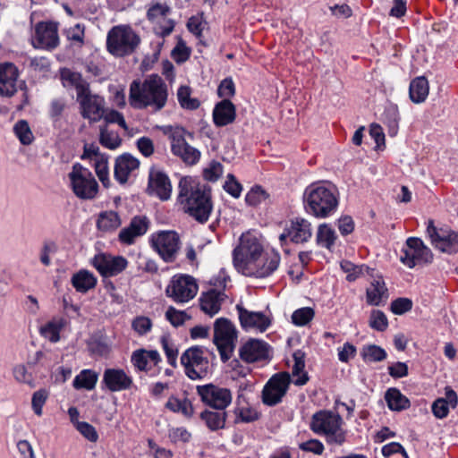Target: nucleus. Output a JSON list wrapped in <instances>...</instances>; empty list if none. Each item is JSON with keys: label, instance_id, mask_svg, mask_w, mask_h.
Masks as SVG:
<instances>
[{"label": "nucleus", "instance_id": "obj_1", "mask_svg": "<svg viewBox=\"0 0 458 458\" xmlns=\"http://www.w3.org/2000/svg\"><path fill=\"white\" fill-rule=\"evenodd\" d=\"M178 199L185 213L199 223L208 221L212 211L210 188L182 178L179 182Z\"/></svg>", "mask_w": 458, "mask_h": 458}, {"label": "nucleus", "instance_id": "obj_2", "mask_svg": "<svg viewBox=\"0 0 458 458\" xmlns=\"http://www.w3.org/2000/svg\"><path fill=\"white\" fill-rule=\"evenodd\" d=\"M167 96L166 84L157 74L148 76L142 84L134 81L130 87V102L135 108L152 106L159 111L165 106Z\"/></svg>", "mask_w": 458, "mask_h": 458}, {"label": "nucleus", "instance_id": "obj_3", "mask_svg": "<svg viewBox=\"0 0 458 458\" xmlns=\"http://www.w3.org/2000/svg\"><path fill=\"white\" fill-rule=\"evenodd\" d=\"M303 199L306 210L319 218L328 216L338 205L333 191L322 185L308 187L304 191Z\"/></svg>", "mask_w": 458, "mask_h": 458}, {"label": "nucleus", "instance_id": "obj_4", "mask_svg": "<svg viewBox=\"0 0 458 458\" xmlns=\"http://www.w3.org/2000/svg\"><path fill=\"white\" fill-rule=\"evenodd\" d=\"M342 422L339 414L320 411L312 416L310 428L317 434L325 435L327 443L341 445L345 441V431L341 427Z\"/></svg>", "mask_w": 458, "mask_h": 458}, {"label": "nucleus", "instance_id": "obj_5", "mask_svg": "<svg viewBox=\"0 0 458 458\" xmlns=\"http://www.w3.org/2000/svg\"><path fill=\"white\" fill-rule=\"evenodd\" d=\"M262 254L263 247L258 238L250 233H244L233 250L234 266L238 271L246 275Z\"/></svg>", "mask_w": 458, "mask_h": 458}, {"label": "nucleus", "instance_id": "obj_6", "mask_svg": "<svg viewBox=\"0 0 458 458\" xmlns=\"http://www.w3.org/2000/svg\"><path fill=\"white\" fill-rule=\"evenodd\" d=\"M140 42V37L127 26L114 27L107 35V50L115 56L131 54Z\"/></svg>", "mask_w": 458, "mask_h": 458}, {"label": "nucleus", "instance_id": "obj_7", "mask_svg": "<svg viewBox=\"0 0 458 458\" xmlns=\"http://www.w3.org/2000/svg\"><path fill=\"white\" fill-rule=\"evenodd\" d=\"M236 341L237 330L233 323L225 318H217L214 324L213 342L224 362L231 358Z\"/></svg>", "mask_w": 458, "mask_h": 458}, {"label": "nucleus", "instance_id": "obj_8", "mask_svg": "<svg viewBox=\"0 0 458 458\" xmlns=\"http://www.w3.org/2000/svg\"><path fill=\"white\" fill-rule=\"evenodd\" d=\"M69 179L74 194L81 199H93L98 192V184L92 173L80 164L72 166Z\"/></svg>", "mask_w": 458, "mask_h": 458}, {"label": "nucleus", "instance_id": "obj_9", "mask_svg": "<svg viewBox=\"0 0 458 458\" xmlns=\"http://www.w3.org/2000/svg\"><path fill=\"white\" fill-rule=\"evenodd\" d=\"M427 233L431 243L441 252L454 254L458 252V233L448 228H437L432 220L428 221Z\"/></svg>", "mask_w": 458, "mask_h": 458}, {"label": "nucleus", "instance_id": "obj_10", "mask_svg": "<svg viewBox=\"0 0 458 458\" xmlns=\"http://www.w3.org/2000/svg\"><path fill=\"white\" fill-rule=\"evenodd\" d=\"M76 100L80 105V113L91 123L100 121L105 114V99L97 94H92L90 88L77 94Z\"/></svg>", "mask_w": 458, "mask_h": 458}, {"label": "nucleus", "instance_id": "obj_11", "mask_svg": "<svg viewBox=\"0 0 458 458\" xmlns=\"http://www.w3.org/2000/svg\"><path fill=\"white\" fill-rule=\"evenodd\" d=\"M290 382L288 372H279L272 376L263 388L262 402L268 406L279 403L285 395Z\"/></svg>", "mask_w": 458, "mask_h": 458}, {"label": "nucleus", "instance_id": "obj_12", "mask_svg": "<svg viewBox=\"0 0 458 458\" xmlns=\"http://www.w3.org/2000/svg\"><path fill=\"white\" fill-rule=\"evenodd\" d=\"M167 296L176 302H187L193 299L198 292L195 279L190 276H175L172 278L166 290Z\"/></svg>", "mask_w": 458, "mask_h": 458}, {"label": "nucleus", "instance_id": "obj_13", "mask_svg": "<svg viewBox=\"0 0 458 458\" xmlns=\"http://www.w3.org/2000/svg\"><path fill=\"white\" fill-rule=\"evenodd\" d=\"M407 248L403 250V255L400 260L409 268H413L417 264L429 263L433 259L431 250L424 245L420 238L410 237L406 241Z\"/></svg>", "mask_w": 458, "mask_h": 458}, {"label": "nucleus", "instance_id": "obj_14", "mask_svg": "<svg viewBox=\"0 0 458 458\" xmlns=\"http://www.w3.org/2000/svg\"><path fill=\"white\" fill-rule=\"evenodd\" d=\"M197 392L206 404L216 410H225L232 402V393L228 388L213 384L199 386Z\"/></svg>", "mask_w": 458, "mask_h": 458}, {"label": "nucleus", "instance_id": "obj_15", "mask_svg": "<svg viewBox=\"0 0 458 458\" xmlns=\"http://www.w3.org/2000/svg\"><path fill=\"white\" fill-rule=\"evenodd\" d=\"M181 363L184 366L187 376L191 379L201 378L207 372L208 360L203 357L200 347H191L185 351L181 357Z\"/></svg>", "mask_w": 458, "mask_h": 458}, {"label": "nucleus", "instance_id": "obj_16", "mask_svg": "<svg viewBox=\"0 0 458 458\" xmlns=\"http://www.w3.org/2000/svg\"><path fill=\"white\" fill-rule=\"evenodd\" d=\"M152 245L165 262H172L180 249V238L174 231H162L153 237Z\"/></svg>", "mask_w": 458, "mask_h": 458}, {"label": "nucleus", "instance_id": "obj_17", "mask_svg": "<svg viewBox=\"0 0 458 458\" xmlns=\"http://www.w3.org/2000/svg\"><path fill=\"white\" fill-rule=\"evenodd\" d=\"M185 133L186 131L182 128H177L173 131L171 134L172 151L186 164L194 165L199 161L200 152L186 141L184 138Z\"/></svg>", "mask_w": 458, "mask_h": 458}, {"label": "nucleus", "instance_id": "obj_18", "mask_svg": "<svg viewBox=\"0 0 458 458\" xmlns=\"http://www.w3.org/2000/svg\"><path fill=\"white\" fill-rule=\"evenodd\" d=\"M92 264L102 276L111 277L122 273L127 267L128 261L122 256L101 253L94 257Z\"/></svg>", "mask_w": 458, "mask_h": 458}, {"label": "nucleus", "instance_id": "obj_19", "mask_svg": "<svg viewBox=\"0 0 458 458\" xmlns=\"http://www.w3.org/2000/svg\"><path fill=\"white\" fill-rule=\"evenodd\" d=\"M57 26L52 22H39L35 29L34 47L53 49L58 45Z\"/></svg>", "mask_w": 458, "mask_h": 458}, {"label": "nucleus", "instance_id": "obj_20", "mask_svg": "<svg viewBox=\"0 0 458 458\" xmlns=\"http://www.w3.org/2000/svg\"><path fill=\"white\" fill-rule=\"evenodd\" d=\"M148 191L149 194H156L161 200L169 199L172 185L167 175L152 168L149 171Z\"/></svg>", "mask_w": 458, "mask_h": 458}, {"label": "nucleus", "instance_id": "obj_21", "mask_svg": "<svg viewBox=\"0 0 458 458\" xmlns=\"http://www.w3.org/2000/svg\"><path fill=\"white\" fill-rule=\"evenodd\" d=\"M149 226V220L145 216H136L128 226L123 228L118 235L122 243L131 245L137 237L145 234Z\"/></svg>", "mask_w": 458, "mask_h": 458}, {"label": "nucleus", "instance_id": "obj_22", "mask_svg": "<svg viewBox=\"0 0 458 458\" xmlns=\"http://www.w3.org/2000/svg\"><path fill=\"white\" fill-rule=\"evenodd\" d=\"M18 69L12 63L0 64V95L11 98L17 91Z\"/></svg>", "mask_w": 458, "mask_h": 458}, {"label": "nucleus", "instance_id": "obj_23", "mask_svg": "<svg viewBox=\"0 0 458 458\" xmlns=\"http://www.w3.org/2000/svg\"><path fill=\"white\" fill-rule=\"evenodd\" d=\"M268 356V345L258 339H249L240 348V357L242 360L252 363L267 359Z\"/></svg>", "mask_w": 458, "mask_h": 458}, {"label": "nucleus", "instance_id": "obj_24", "mask_svg": "<svg viewBox=\"0 0 458 458\" xmlns=\"http://www.w3.org/2000/svg\"><path fill=\"white\" fill-rule=\"evenodd\" d=\"M371 281L366 290L367 303L372 306H380L385 303L388 297V289L386 286L383 277L373 272V276H369Z\"/></svg>", "mask_w": 458, "mask_h": 458}, {"label": "nucleus", "instance_id": "obj_25", "mask_svg": "<svg viewBox=\"0 0 458 458\" xmlns=\"http://www.w3.org/2000/svg\"><path fill=\"white\" fill-rule=\"evenodd\" d=\"M103 383L112 392L130 389L132 379L124 370L119 369H106L103 374Z\"/></svg>", "mask_w": 458, "mask_h": 458}, {"label": "nucleus", "instance_id": "obj_26", "mask_svg": "<svg viewBox=\"0 0 458 458\" xmlns=\"http://www.w3.org/2000/svg\"><path fill=\"white\" fill-rule=\"evenodd\" d=\"M236 310L239 313L241 325L243 328H257L264 332L270 325L269 318L262 312L250 311L238 304Z\"/></svg>", "mask_w": 458, "mask_h": 458}, {"label": "nucleus", "instance_id": "obj_27", "mask_svg": "<svg viewBox=\"0 0 458 458\" xmlns=\"http://www.w3.org/2000/svg\"><path fill=\"white\" fill-rule=\"evenodd\" d=\"M280 256L278 253L262 254L245 276L266 277L270 276L279 266Z\"/></svg>", "mask_w": 458, "mask_h": 458}, {"label": "nucleus", "instance_id": "obj_28", "mask_svg": "<svg viewBox=\"0 0 458 458\" xmlns=\"http://www.w3.org/2000/svg\"><path fill=\"white\" fill-rule=\"evenodd\" d=\"M140 165V161L131 154H123L115 160L114 178L121 183L127 182L129 175Z\"/></svg>", "mask_w": 458, "mask_h": 458}, {"label": "nucleus", "instance_id": "obj_29", "mask_svg": "<svg viewBox=\"0 0 458 458\" xmlns=\"http://www.w3.org/2000/svg\"><path fill=\"white\" fill-rule=\"evenodd\" d=\"M235 119V106L229 99L217 103L213 110V120L216 126L232 123Z\"/></svg>", "mask_w": 458, "mask_h": 458}, {"label": "nucleus", "instance_id": "obj_30", "mask_svg": "<svg viewBox=\"0 0 458 458\" xmlns=\"http://www.w3.org/2000/svg\"><path fill=\"white\" fill-rule=\"evenodd\" d=\"M289 234L293 242L304 243L312 236L311 224L304 218L297 217L291 222Z\"/></svg>", "mask_w": 458, "mask_h": 458}, {"label": "nucleus", "instance_id": "obj_31", "mask_svg": "<svg viewBox=\"0 0 458 458\" xmlns=\"http://www.w3.org/2000/svg\"><path fill=\"white\" fill-rule=\"evenodd\" d=\"M224 294L212 289L202 294L200 298V308L201 310L209 316H214L221 309V302L223 301Z\"/></svg>", "mask_w": 458, "mask_h": 458}, {"label": "nucleus", "instance_id": "obj_32", "mask_svg": "<svg viewBox=\"0 0 458 458\" xmlns=\"http://www.w3.org/2000/svg\"><path fill=\"white\" fill-rule=\"evenodd\" d=\"M71 283L79 293H87L97 284V278L88 270H80L72 277Z\"/></svg>", "mask_w": 458, "mask_h": 458}, {"label": "nucleus", "instance_id": "obj_33", "mask_svg": "<svg viewBox=\"0 0 458 458\" xmlns=\"http://www.w3.org/2000/svg\"><path fill=\"white\" fill-rule=\"evenodd\" d=\"M226 416L225 410L215 411L206 410L200 413V418L205 421L207 427L213 431L225 428Z\"/></svg>", "mask_w": 458, "mask_h": 458}, {"label": "nucleus", "instance_id": "obj_34", "mask_svg": "<svg viewBox=\"0 0 458 458\" xmlns=\"http://www.w3.org/2000/svg\"><path fill=\"white\" fill-rule=\"evenodd\" d=\"M428 82L425 77H418L410 84V98L414 103L425 101L428 95Z\"/></svg>", "mask_w": 458, "mask_h": 458}, {"label": "nucleus", "instance_id": "obj_35", "mask_svg": "<svg viewBox=\"0 0 458 458\" xmlns=\"http://www.w3.org/2000/svg\"><path fill=\"white\" fill-rule=\"evenodd\" d=\"M388 408L392 411H402L410 407L409 399L397 388H389L385 395Z\"/></svg>", "mask_w": 458, "mask_h": 458}, {"label": "nucleus", "instance_id": "obj_36", "mask_svg": "<svg viewBox=\"0 0 458 458\" xmlns=\"http://www.w3.org/2000/svg\"><path fill=\"white\" fill-rule=\"evenodd\" d=\"M122 222L119 215L114 211H104L98 215L97 226L102 232H111L117 229Z\"/></svg>", "mask_w": 458, "mask_h": 458}, {"label": "nucleus", "instance_id": "obj_37", "mask_svg": "<svg viewBox=\"0 0 458 458\" xmlns=\"http://www.w3.org/2000/svg\"><path fill=\"white\" fill-rule=\"evenodd\" d=\"M304 357L305 354L301 350L293 353L294 364L293 367V376L296 377L293 380V384L296 386H303L309 380L308 374L303 371L305 368Z\"/></svg>", "mask_w": 458, "mask_h": 458}, {"label": "nucleus", "instance_id": "obj_38", "mask_svg": "<svg viewBox=\"0 0 458 458\" xmlns=\"http://www.w3.org/2000/svg\"><path fill=\"white\" fill-rule=\"evenodd\" d=\"M98 379V374L91 369H83L73 380L72 386L75 389L92 390L95 388Z\"/></svg>", "mask_w": 458, "mask_h": 458}, {"label": "nucleus", "instance_id": "obj_39", "mask_svg": "<svg viewBox=\"0 0 458 458\" xmlns=\"http://www.w3.org/2000/svg\"><path fill=\"white\" fill-rule=\"evenodd\" d=\"M341 267L344 270V272L347 274L346 279L349 282H352L356 280L359 276L364 275L373 276V272H375L374 268H371L364 265L357 266L347 260H344L341 262Z\"/></svg>", "mask_w": 458, "mask_h": 458}, {"label": "nucleus", "instance_id": "obj_40", "mask_svg": "<svg viewBox=\"0 0 458 458\" xmlns=\"http://www.w3.org/2000/svg\"><path fill=\"white\" fill-rule=\"evenodd\" d=\"M336 239L335 230L330 227L327 224H322L318 226L317 232V242L328 250L334 245Z\"/></svg>", "mask_w": 458, "mask_h": 458}, {"label": "nucleus", "instance_id": "obj_41", "mask_svg": "<svg viewBox=\"0 0 458 458\" xmlns=\"http://www.w3.org/2000/svg\"><path fill=\"white\" fill-rule=\"evenodd\" d=\"M360 356L366 362H378L386 358V352L378 345L369 344L362 348Z\"/></svg>", "mask_w": 458, "mask_h": 458}, {"label": "nucleus", "instance_id": "obj_42", "mask_svg": "<svg viewBox=\"0 0 458 458\" xmlns=\"http://www.w3.org/2000/svg\"><path fill=\"white\" fill-rule=\"evenodd\" d=\"M191 89L188 86H181L177 91V98L182 108L189 110L197 109L200 103L199 101L191 97Z\"/></svg>", "mask_w": 458, "mask_h": 458}, {"label": "nucleus", "instance_id": "obj_43", "mask_svg": "<svg viewBox=\"0 0 458 458\" xmlns=\"http://www.w3.org/2000/svg\"><path fill=\"white\" fill-rule=\"evenodd\" d=\"M165 407L174 412H182L186 417H191L193 413L191 403L188 399L170 397Z\"/></svg>", "mask_w": 458, "mask_h": 458}, {"label": "nucleus", "instance_id": "obj_44", "mask_svg": "<svg viewBox=\"0 0 458 458\" xmlns=\"http://www.w3.org/2000/svg\"><path fill=\"white\" fill-rule=\"evenodd\" d=\"M13 131L23 145H30L34 140L30 125L25 120L18 121L13 127Z\"/></svg>", "mask_w": 458, "mask_h": 458}, {"label": "nucleus", "instance_id": "obj_45", "mask_svg": "<svg viewBox=\"0 0 458 458\" xmlns=\"http://www.w3.org/2000/svg\"><path fill=\"white\" fill-rule=\"evenodd\" d=\"M99 142L107 148L115 149L121 145L122 140L117 132L100 127Z\"/></svg>", "mask_w": 458, "mask_h": 458}, {"label": "nucleus", "instance_id": "obj_46", "mask_svg": "<svg viewBox=\"0 0 458 458\" xmlns=\"http://www.w3.org/2000/svg\"><path fill=\"white\" fill-rule=\"evenodd\" d=\"M62 76L75 88L76 95L81 94L89 88V84L82 79L80 73L64 71L63 72Z\"/></svg>", "mask_w": 458, "mask_h": 458}, {"label": "nucleus", "instance_id": "obj_47", "mask_svg": "<svg viewBox=\"0 0 458 458\" xmlns=\"http://www.w3.org/2000/svg\"><path fill=\"white\" fill-rule=\"evenodd\" d=\"M369 325L371 328L383 332L388 327V320L385 313L378 310L370 312Z\"/></svg>", "mask_w": 458, "mask_h": 458}, {"label": "nucleus", "instance_id": "obj_48", "mask_svg": "<svg viewBox=\"0 0 458 458\" xmlns=\"http://www.w3.org/2000/svg\"><path fill=\"white\" fill-rule=\"evenodd\" d=\"M94 161L95 171L99 181L103 183L105 187H107L110 182L108 178L107 157H99L98 159H94Z\"/></svg>", "mask_w": 458, "mask_h": 458}, {"label": "nucleus", "instance_id": "obj_49", "mask_svg": "<svg viewBox=\"0 0 458 458\" xmlns=\"http://www.w3.org/2000/svg\"><path fill=\"white\" fill-rule=\"evenodd\" d=\"M268 193L260 186H255L246 195V202L251 206H257L265 202Z\"/></svg>", "mask_w": 458, "mask_h": 458}, {"label": "nucleus", "instance_id": "obj_50", "mask_svg": "<svg viewBox=\"0 0 458 458\" xmlns=\"http://www.w3.org/2000/svg\"><path fill=\"white\" fill-rule=\"evenodd\" d=\"M315 312L311 308H301L293 313L292 321L297 326H305L313 318Z\"/></svg>", "mask_w": 458, "mask_h": 458}, {"label": "nucleus", "instance_id": "obj_51", "mask_svg": "<svg viewBox=\"0 0 458 458\" xmlns=\"http://www.w3.org/2000/svg\"><path fill=\"white\" fill-rule=\"evenodd\" d=\"M412 308V301L408 298H397L391 302L390 310L394 314L402 315Z\"/></svg>", "mask_w": 458, "mask_h": 458}, {"label": "nucleus", "instance_id": "obj_52", "mask_svg": "<svg viewBox=\"0 0 458 458\" xmlns=\"http://www.w3.org/2000/svg\"><path fill=\"white\" fill-rule=\"evenodd\" d=\"M76 428L85 438L90 442H96L98 438V435L95 428L88 422L77 421Z\"/></svg>", "mask_w": 458, "mask_h": 458}, {"label": "nucleus", "instance_id": "obj_53", "mask_svg": "<svg viewBox=\"0 0 458 458\" xmlns=\"http://www.w3.org/2000/svg\"><path fill=\"white\" fill-rule=\"evenodd\" d=\"M47 398V392L45 389H39L38 391L33 394L31 404L34 412L38 416H40L42 414V407L46 403Z\"/></svg>", "mask_w": 458, "mask_h": 458}, {"label": "nucleus", "instance_id": "obj_54", "mask_svg": "<svg viewBox=\"0 0 458 458\" xmlns=\"http://www.w3.org/2000/svg\"><path fill=\"white\" fill-rule=\"evenodd\" d=\"M166 319L174 327H179L183 324L185 319L188 318L186 313L179 311L174 307H169L165 312Z\"/></svg>", "mask_w": 458, "mask_h": 458}, {"label": "nucleus", "instance_id": "obj_55", "mask_svg": "<svg viewBox=\"0 0 458 458\" xmlns=\"http://www.w3.org/2000/svg\"><path fill=\"white\" fill-rule=\"evenodd\" d=\"M131 327L139 335H145L151 329L152 322L148 318L140 316L133 319Z\"/></svg>", "mask_w": 458, "mask_h": 458}, {"label": "nucleus", "instance_id": "obj_56", "mask_svg": "<svg viewBox=\"0 0 458 458\" xmlns=\"http://www.w3.org/2000/svg\"><path fill=\"white\" fill-rule=\"evenodd\" d=\"M224 188L234 198H238L242 190L241 183L231 174L227 175V181L225 182Z\"/></svg>", "mask_w": 458, "mask_h": 458}, {"label": "nucleus", "instance_id": "obj_57", "mask_svg": "<svg viewBox=\"0 0 458 458\" xmlns=\"http://www.w3.org/2000/svg\"><path fill=\"white\" fill-rule=\"evenodd\" d=\"M191 50L183 42H179L172 51L173 58L177 63H183L190 57Z\"/></svg>", "mask_w": 458, "mask_h": 458}, {"label": "nucleus", "instance_id": "obj_58", "mask_svg": "<svg viewBox=\"0 0 458 458\" xmlns=\"http://www.w3.org/2000/svg\"><path fill=\"white\" fill-rule=\"evenodd\" d=\"M161 343H162V346L165 352V355L167 357L168 363L171 366L175 367L178 351L175 348H174L173 344H171L169 343V340L165 336H163L161 338Z\"/></svg>", "mask_w": 458, "mask_h": 458}, {"label": "nucleus", "instance_id": "obj_59", "mask_svg": "<svg viewBox=\"0 0 458 458\" xmlns=\"http://www.w3.org/2000/svg\"><path fill=\"white\" fill-rule=\"evenodd\" d=\"M300 449L305 452H310L315 454H321L324 451L323 444L317 439H310L299 445Z\"/></svg>", "mask_w": 458, "mask_h": 458}, {"label": "nucleus", "instance_id": "obj_60", "mask_svg": "<svg viewBox=\"0 0 458 458\" xmlns=\"http://www.w3.org/2000/svg\"><path fill=\"white\" fill-rule=\"evenodd\" d=\"M223 173V166L218 162H213L210 166L204 170V177L210 182L216 181Z\"/></svg>", "mask_w": 458, "mask_h": 458}, {"label": "nucleus", "instance_id": "obj_61", "mask_svg": "<svg viewBox=\"0 0 458 458\" xmlns=\"http://www.w3.org/2000/svg\"><path fill=\"white\" fill-rule=\"evenodd\" d=\"M449 408L446 404V400L438 398L432 404V412L438 419L445 418L448 414Z\"/></svg>", "mask_w": 458, "mask_h": 458}, {"label": "nucleus", "instance_id": "obj_62", "mask_svg": "<svg viewBox=\"0 0 458 458\" xmlns=\"http://www.w3.org/2000/svg\"><path fill=\"white\" fill-rule=\"evenodd\" d=\"M389 375L394 378H400L408 375V366L404 362H395L388 367Z\"/></svg>", "mask_w": 458, "mask_h": 458}, {"label": "nucleus", "instance_id": "obj_63", "mask_svg": "<svg viewBox=\"0 0 458 458\" xmlns=\"http://www.w3.org/2000/svg\"><path fill=\"white\" fill-rule=\"evenodd\" d=\"M218 95L221 98H230L234 95L235 88L232 79H225L218 87Z\"/></svg>", "mask_w": 458, "mask_h": 458}, {"label": "nucleus", "instance_id": "obj_64", "mask_svg": "<svg viewBox=\"0 0 458 458\" xmlns=\"http://www.w3.org/2000/svg\"><path fill=\"white\" fill-rule=\"evenodd\" d=\"M131 361L140 370H145L148 364V354L145 350H139L133 352Z\"/></svg>", "mask_w": 458, "mask_h": 458}]
</instances>
